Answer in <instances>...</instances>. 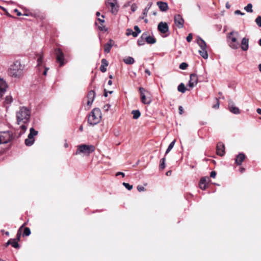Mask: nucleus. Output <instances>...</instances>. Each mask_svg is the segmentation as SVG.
Segmentation results:
<instances>
[{
    "label": "nucleus",
    "mask_w": 261,
    "mask_h": 261,
    "mask_svg": "<svg viewBox=\"0 0 261 261\" xmlns=\"http://www.w3.org/2000/svg\"><path fill=\"white\" fill-rule=\"evenodd\" d=\"M227 41L229 46L233 49H238L240 47L243 51H247L249 48V38L244 37L240 44L239 33L237 31H231L227 35Z\"/></svg>",
    "instance_id": "nucleus-1"
},
{
    "label": "nucleus",
    "mask_w": 261,
    "mask_h": 261,
    "mask_svg": "<svg viewBox=\"0 0 261 261\" xmlns=\"http://www.w3.org/2000/svg\"><path fill=\"white\" fill-rule=\"evenodd\" d=\"M17 122L20 125L21 131L20 134L24 133L27 128V123L30 118V112L25 107H21L16 113Z\"/></svg>",
    "instance_id": "nucleus-2"
},
{
    "label": "nucleus",
    "mask_w": 261,
    "mask_h": 261,
    "mask_svg": "<svg viewBox=\"0 0 261 261\" xmlns=\"http://www.w3.org/2000/svg\"><path fill=\"white\" fill-rule=\"evenodd\" d=\"M24 65L19 60L14 61L9 67L8 73L13 77L20 79L23 75Z\"/></svg>",
    "instance_id": "nucleus-3"
},
{
    "label": "nucleus",
    "mask_w": 261,
    "mask_h": 261,
    "mask_svg": "<svg viewBox=\"0 0 261 261\" xmlns=\"http://www.w3.org/2000/svg\"><path fill=\"white\" fill-rule=\"evenodd\" d=\"M101 118V111L98 108H94L90 113L88 122L91 125H94L98 123Z\"/></svg>",
    "instance_id": "nucleus-4"
},
{
    "label": "nucleus",
    "mask_w": 261,
    "mask_h": 261,
    "mask_svg": "<svg viewBox=\"0 0 261 261\" xmlns=\"http://www.w3.org/2000/svg\"><path fill=\"white\" fill-rule=\"evenodd\" d=\"M95 150V147L93 145H87L82 144L77 146V149L75 152L76 154L83 153L85 155H89L91 153Z\"/></svg>",
    "instance_id": "nucleus-5"
},
{
    "label": "nucleus",
    "mask_w": 261,
    "mask_h": 261,
    "mask_svg": "<svg viewBox=\"0 0 261 261\" xmlns=\"http://www.w3.org/2000/svg\"><path fill=\"white\" fill-rule=\"evenodd\" d=\"M139 90L140 92L141 102L145 105L150 104L151 102L150 93L142 87H140Z\"/></svg>",
    "instance_id": "nucleus-6"
},
{
    "label": "nucleus",
    "mask_w": 261,
    "mask_h": 261,
    "mask_svg": "<svg viewBox=\"0 0 261 261\" xmlns=\"http://www.w3.org/2000/svg\"><path fill=\"white\" fill-rule=\"evenodd\" d=\"M105 4L108 8H110L111 12L116 14L119 10V5L117 0H106Z\"/></svg>",
    "instance_id": "nucleus-7"
},
{
    "label": "nucleus",
    "mask_w": 261,
    "mask_h": 261,
    "mask_svg": "<svg viewBox=\"0 0 261 261\" xmlns=\"http://www.w3.org/2000/svg\"><path fill=\"white\" fill-rule=\"evenodd\" d=\"M13 138L12 134L9 131L0 132V144L10 141Z\"/></svg>",
    "instance_id": "nucleus-8"
},
{
    "label": "nucleus",
    "mask_w": 261,
    "mask_h": 261,
    "mask_svg": "<svg viewBox=\"0 0 261 261\" xmlns=\"http://www.w3.org/2000/svg\"><path fill=\"white\" fill-rule=\"evenodd\" d=\"M30 132L28 138L25 140V145L29 146L33 144L35 141L34 137L38 134V132L36 131L33 127L30 128Z\"/></svg>",
    "instance_id": "nucleus-9"
},
{
    "label": "nucleus",
    "mask_w": 261,
    "mask_h": 261,
    "mask_svg": "<svg viewBox=\"0 0 261 261\" xmlns=\"http://www.w3.org/2000/svg\"><path fill=\"white\" fill-rule=\"evenodd\" d=\"M55 54L57 56V60L60 63V66H62L64 64V55L62 50L58 48L55 50Z\"/></svg>",
    "instance_id": "nucleus-10"
},
{
    "label": "nucleus",
    "mask_w": 261,
    "mask_h": 261,
    "mask_svg": "<svg viewBox=\"0 0 261 261\" xmlns=\"http://www.w3.org/2000/svg\"><path fill=\"white\" fill-rule=\"evenodd\" d=\"M174 23L176 27L179 29H181L184 27V19L179 14H176L174 16Z\"/></svg>",
    "instance_id": "nucleus-11"
},
{
    "label": "nucleus",
    "mask_w": 261,
    "mask_h": 261,
    "mask_svg": "<svg viewBox=\"0 0 261 261\" xmlns=\"http://www.w3.org/2000/svg\"><path fill=\"white\" fill-rule=\"evenodd\" d=\"M198 77L195 73H192L190 75V79L189 82L188 86L190 88H193L198 83Z\"/></svg>",
    "instance_id": "nucleus-12"
},
{
    "label": "nucleus",
    "mask_w": 261,
    "mask_h": 261,
    "mask_svg": "<svg viewBox=\"0 0 261 261\" xmlns=\"http://www.w3.org/2000/svg\"><path fill=\"white\" fill-rule=\"evenodd\" d=\"M158 29L161 33L165 34L168 32L169 27L166 22H161L158 24Z\"/></svg>",
    "instance_id": "nucleus-13"
},
{
    "label": "nucleus",
    "mask_w": 261,
    "mask_h": 261,
    "mask_svg": "<svg viewBox=\"0 0 261 261\" xmlns=\"http://www.w3.org/2000/svg\"><path fill=\"white\" fill-rule=\"evenodd\" d=\"M228 109L231 113L234 114H239L240 111L239 109L236 107L231 100L228 101Z\"/></svg>",
    "instance_id": "nucleus-14"
},
{
    "label": "nucleus",
    "mask_w": 261,
    "mask_h": 261,
    "mask_svg": "<svg viewBox=\"0 0 261 261\" xmlns=\"http://www.w3.org/2000/svg\"><path fill=\"white\" fill-rule=\"evenodd\" d=\"M95 97V93L93 90L89 91L87 95V105L91 106Z\"/></svg>",
    "instance_id": "nucleus-15"
},
{
    "label": "nucleus",
    "mask_w": 261,
    "mask_h": 261,
    "mask_svg": "<svg viewBox=\"0 0 261 261\" xmlns=\"http://www.w3.org/2000/svg\"><path fill=\"white\" fill-rule=\"evenodd\" d=\"M225 147L223 143L219 142L217 146V154L223 156L225 153Z\"/></svg>",
    "instance_id": "nucleus-16"
},
{
    "label": "nucleus",
    "mask_w": 261,
    "mask_h": 261,
    "mask_svg": "<svg viewBox=\"0 0 261 261\" xmlns=\"http://www.w3.org/2000/svg\"><path fill=\"white\" fill-rule=\"evenodd\" d=\"M208 180L209 178L208 177H204L201 178L199 181V188L202 190H205L206 188Z\"/></svg>",
    "instance_id": "nucleus-17"
},
{
    "label": "nucleus",
    "mask_w": 261,
    "mask_h": 261,
    "mask_svg": "<svg viewBox=\"0 0 261 261\" xmlns=\"http://www.w3.org/2000/svg\"><path fill=\"white\" fill-rule=\"evenodd\" d=\"M7 88V84L6 81L0 77V94L4 93Z\"/></svg>",
    "instance_id": "nucleus-18"
},
{
    "label": "nucleus",
    "mask_w": 261,
    "mask_h": 261,
    "mask_svg": "<svg viewBox=\"0 0 261 261\" xmlns=\"http://www.w3.org/2000/svg\"><path fill=\"white\" fill-rule=\"evenodd\" d=\"M114 42L112 40L110 39L108 43H107L104 46V51L106 53H109L110 51L111 48L114 45Z\"/></svg>",
    "instance_id": "nucleus-19"
},
{
    "label": "nucleus",
    "mask_w": 261,
    "mask_h": 261,
    "mask_svg": "<svg viewBox=\"0 0 261 261\" xmlns=\"http://www.w3.org/2000/svg\"><path fill=\"white\" fill-rule=\"evenodd\" d=\"M157 5L159 7L161 11L165 12L168 9V4L163 2H157Z\"/></svg>",
    "instance_id": "nucleus-20"
},
{
    "label": "nucleus",
    "mask_w": 261,
    "mask_h": 261,
    "mask_svg": "<svg viewBox=\"0 0 261 261\" xmlns=\"http://www.w3.org/2000/svg\"><path fill=\"white\" fill-rule=\"evenodd\" d=\"M245 158V155L244 153H239L236 159V163L238 165H241L243 162V161L244 160Z\"/></svg>",
    "instance_id": "nucleus-21"
},
{
    "label": "nucleus",
    "mask_w": 261,
    "mask_h": 261,
    "mask_svg": "<svg viewBox=\"0 0 261 261\" xmlns=\"http://www.w3.org/2000/svg\"><path fill=\"white\" fill-rule=\"evenodd\" d=\"M37 56L38 57L37 60V67H38V70L39 71H40L42 68V62H43V56L42 54H38Z\"/></svg>",
    "instance_id": "nucleus-22"
},
{
    "label": "nucleus",
    "mask_w": 261,
    "mask_h": 261,
    "mask_svg": "<svg viewBox=\"0 0 261 261\" xmlns=\"http://www.w3.org/2000/svg\"><path fill=\"white\" fill-rule=\"evenodd\" d=\"M108 63L106 59H103L101 60V65L100 67V71L105 72L107 71L106 67L108 66Z\"/></svg>",
    "instance_id": "nucleus-23"
},
{
    "label": "nucleus",
    "mask_w": 261,
    "mask_h": 261,
    "mask_svg": "<svg viewBox=\"0 0 261 261\" xmlns=\"http://www.w3.org/2000/svg\"><path fill=\"white\" fill-rule=\"evenodd\" d=\"M197 43L200 47L201 49H206V44L205 42L201 38H197Z\"/></svg>",
    "instance_id": "nucleus-24"
},
{
    "label": "nucleus",
    "mask_w": 261,
    "mask_h": 261,
    "mask_svg": "<svg viewBox=\"0 0 261 261\" xmlns=\"http://www.w3.org/2000/svg\"><path fill=\"white\" fill-rule=\"evenodd\" d=\"M145 38L146 42L148 44H154L156 42V39L154 37L147 36L146 33H145Z\"/></svg>",
    "instance_id": "nucleus-25"
},
{
    "label": "nucleus",
    "mask_w": 261,
    "mask_h": 261,
    "mask_svg": "<svg viewBox=\"0 0 261 261\" xmlns=\"http://www.w3.org/2000/svg\"><path fill=\"white\" fill-rule=\"evenodd\" d=\"M145 33H144L142 34L140 38L138 40V44L139 46L143 45L145 44Z\"/></svg>",
    "instance_id": "nucleus-26"
},
{
    "label": "nucleus",
    "mask_w": 261,
    "mask_h": 261,
    "mask_svg": "<svg viewBox=\"0 0 261 261\" xmlns=\"http://www.w3.org/2000/svg\"><path fill=\"white\" fill-rule=\"evenodd\" d=\"M124 62L126 64L131 65L135 62V60L133 58L131 57H127L123 59Z\"/></svg>",
    "instance_id": "nucleus-27"
},
{
    "label": "nucleus",
    "mask_w": 261,
    "mask_h": 261,
    "mask_svg": "<svg viewBox=\"0 0 261 261\" xmlns=\"http://www.w3.org/2000/svg\"><path fill=\"white\" fill-rule=\"evenodd\" d=\"M199 53L204 59H206L208 58V54L206 51V49L199 50Z\"/></svg>",
    "instance_id": "nucleus-28"
},
{
    "label": "nucleus",
    "mask_w": 261,
    "mask_h": 261,
    "mask_svg": "<svg viewBox=\"0 0 261 261\" xmlns=\"http://www.w3.org/2000/svg\"><path fill=\"white\" fill-rule=\"evenodd\" d=\"M132 114L133 115V118L135 119H138L141 115V113L139 110H133L132 112Z\"/></svg>",
    "instance_id": "nucleus-29"
},
{
    "label": "nucleus",
    "mask_w": 261,
    "mask_h": 261,
    "mask_svg": "<svg viewBox=\"0 0 261 261\" xmlns=\"http://www.w3.org/2000/svg\"><path fill=\"white\" fill-rule=\"evenodd\" d=\"M175 142H176V140H174L173 141H172L171 142V143L169 144V145L168 147V148L167 149V150L166 151V153H165L166 154L168 153L170 151V150L173 148V147H174V146L175 145Z\"/></svg>",
    "instance_id": "nucleus-30"
},
{
    "label": "nucleus",
    "mask_w": 261,
    "mask_h": 261,
    "mask_svg": "<svg viewBox=\"0 0 261 261\" xmlns=\"http://www.w3.org/2000/svg\"><path fill=\"white\" fill-rule=\"evenodd\" d=\"M177 89L178 91L183 93L186 91V88L183 83H181L178 85Z\"/></svg>",
    "instance_id": "nucleus-31"
},
{
    "label": "nucleus",
    "mask_w": 261,
    "mask_h": 261,
    "mask_svg": "<svg viewBox=\"0 0 261 261\" xmlns=\"http://www.w3.org/2000/svg\"><path fill=\"white\" fill-rule=\"evenodd\" d=\"M97 20L101 23V25L98 27L100 31H107V29H105V26L102 24V23H103L105 22V20L103 19H101L100 18H98Z\"/></svg>",
    "instance_id": "nucleus-32"
},
{
    "label": "nucleus",
    "mask_w": 261,
    "mask_h": 261,
    "mask_svg": "<svg viewBox=\"0 0 261 261\" xmlns=\"http://www.w3.org/2000/svg\"><path fill=\"white\" fill-rule=\"evenodd\" d=\"M152 5V3H149L147 6L146 7V8L144 9V11H143V15L144 16H146L147 15V14L149 11V10L150 9V8H151V6Z\"/></svg>",
    "instance_id": "nucleus-33"
},
{
    "label": "nucleus",
    "mask_w": 261,
    "mask_h": 261,
    "mask_svg": "<svg viewBox=\"0 0 261 261\" xmlns=\"http://www.w3.org/2000/svg\"><path fill=\"white\" fill-rule=\"evenodd\" d=\"M8 244H11L12 245V246L15 248H17L19 247V244L18 243H17V242H16V241L15 240H13V241H11V240H9L8 243H7Z\"/></svg>",
    "instance_id": "nucleus-34"
},
{
    "label": "nucleus",
    "mask_w": 261,
    "mask_h": 261,
    "mask_svg": "<svg viewBox=\"0 0 261 261\" xmlns=\"http://www.w3.org/2000/svg\"><path fill=\"white\" fill-rule=\"evenodd\" d=\"M165 158H163L160 161V168L162 170L165 168Z\"/></svg>",
    "instance_id": "nucleus-35"
},
{
    "label": "nucleus",
    "mask_w": 261,
    "mask_h": 261,
    "mask_svg": "<svg viewBox=\"0 0 261 261\" xmlns=\"http://www.w3.org/2000/svg\"><path fill=\"white\" fill-rule=\"evenodd\" d=\"M252 5L251 4H248L245 8L244 9L247 12L252 13L253 12L252 10Z\"/></svg>",
    "instance_id": "nucleus-36"
},
{
    "label": "nucleus",
    "mask_w": 261,
    "mask_h": 261,
    "mask_svg": "<svg viewBox=\"0 0 261 261\" xmlns=\"http://www.w3.org/2000/svg\"><path fill=\"white\" fill-rule=\"evenodd\" d=\"M31 234V230L29 227H25L23 233V236H29Z\"/></svg>",
    "instance_id": "nucleus-37"
},
{
    "label": "nucleus",
    "mask_w": 261,
    "mask_h": 261,
    "mask_svg": "<svg viewBox=\"0 0 261 261\" xmlns=\"http://www.w3.org/2000/svg\"><path fill=\"white\" fill-rule=\"evenodd\" d=\"M13 99L11 96H7L5 98V103L7 104L11 103L12 102Z\"/></svg>",
    "instance_id": "nucleus-38"
},
{
    "label": "nucleus",
    "mask_w": 261,
    "mask_h": 261,
    "mask_svg": "<svg viewBox=\"0 0 261 261\" xmlns=\"http://www.w3.org/2000/svg\"><path fill=\"white\" fill-rule=\"evenodd\" d=\"M188 66V64H187L186 63L183 62L180 64L179 68H180V69H181L182 70H185L187 69Z\"/></svg>",
    "instance_id": "nucleus-39"
},
{
    "label": "nucleus",
    "mask_w": 261,
    "mask_h": 261,
    "mask_svg": "<svg viewBox=\"0 0 261 261\" xmlns=\"http://www.w3.org/2000/svg\"><path fill=\"white\" fill-rule=\"evenodd\" d=\"M255 22L258 27H261V16H258L255 19Z\"/></svg>",
    "instance_id": "nucleus-40"
},
{
    "label": "nucleus",
    "mask_w": 261,
    "mask_h": 261,
    "mask_svg": "<svg viewBox=\"0 0 261 261\" xmlns=\"http://www.w3.org/2000/svg\"><path fill=\"white\" fill-rule=\"evenodd\" d=\"M25 225V223L23 224L19 229L18 231V232H17V239L18 240H19L20 239V237L21 236V232H20V231L21 230V229L22 228V227Z\"/></svg>",
    "instance_id": "nucleus-41"
},
{
    "label": "nucleus",
    "mask_w": 261,
    "mask_h": 261,
    "mask_svg": "<svg viewBox=\"0 0 261 261\" xmlns=\"http://www.w3.org/2000/svg\"><path fill=\"white\" fill-rule=\"evenodd\" d=\"M123 185L128 190H130L132 188H133V186L132 185H130L128 183H126V182H123Z\"/></svg>",
    "instance_id": "nucleus-42"
},
{
    "label": "nucleus",
    "mask_w": 261,
    "mask_h": 261,
    "mask_svg": "<svg viewBox=\"0 0 261 261\" xmlns=\"http://www.w3.org/2000/svg\"><path fill=\"white\" fill-rule=\"evenodd\" d=\"M216 103L213 106V108L215 109H218L219 108L220 103L218 99L216 98Z\"/></svg>",
    "instance_id": "nucleus-43"
},
{
    "label": "nucleus",
    "mask_w": 261,
    "mask_h": 261,
    "mask_svg": "<svg viewBox=\"0 0 261 261\" xmlns=\"http://www.w3.org/2000/svg\"><path fill=\"white\" fill-rule=\"evenodd\" d=\"M186 39L188 42H191L192 39V35L191 34H189L187 37Z\"/></svg>",
    "instance_id": "nucleus-44"
},
{
    "label": "nucleus",
    "mask_w": 261,
    "mask_h": 261,
    "mask_svg": "<svg viewBox=\"0 0 261 261\" xmlns=\"http://www.w3.org/2000/svg\"><path fill=\"white\" fill-rule=\"evenodd\" d=\"M134 30L135 32H137L138 34H140L141 33V30L137 25H135L134 27Z\"/></svg>",
    "instance_id": "nucleus-45"
},
{
    "label": "nucleus",
    "mask_w": 261,
    "mask_h": 261,
    "mask_svg": "<svg viewBox=\"0 0 261 261\" xmlns=\"http://www.w3.org/2000/svg\"><path fill=\"white\" fill-rule=\"evenodd\" d=\"M137 189L139 192H141L144 191L145 188L142 186H138L137 187Z\"/></svg>",
    "instance_id": "nucleus-46"
},
{
    "label": "nucleus",
    "mask_w": 261,
    "mask_h": 261,
    "mask_svg": "<svg viewBox=\"0 0 261 261\" xmlns=\"http://www.w3.org/2000/svg\"><path fill=\"white\" fill-rule=\"evenodd\" d=\"M132 32H133V30L132 29H127L126 31V35L129 36V35H132Z\"/></svg>",
    "instance_id": "nucleus-47"
},
{
    "label": "nucleus",
    "mask_w": 261,
    "mask_h": 261,
    "mask_svg": "<svg viewBox=\"0 0 261 261\" xmlns=\"http://www.w3.org/2000/svg\"><path fill=\"white\" fill-rule=\"evenodd\" d=\"M211 177L212 178H215L216 176V172L215 171H212L211 172Z\"/></svg>",
    "instance_id": "nucleus-48"
},
{
    "label": "nucleus",
    "mask_w": 261,
    "mask_h": 261,
    "mask_svg": "<svg viewBox=\"0 0 261 261\" xmlns=\"http://www.w3.org/2000/svg\"><path fill=\"white\" fill-rule=\"evenodd\" d=\"M137 9V6L136 5H133L131 6V10L133 12H135Z\"/></svg>",
    "instance_id": "nucleus-49"
},
{
    "label": "nucleus",
    "mask_w": 261,
    "mask_h": 261,
    "mask_svg": "<svg viewBox=\"0 0 261 261\" xmlns=\"http://www.w3.org/2000/svg\"><path fill=\"white\" fill-rule=\"evenodd\" d=\"M48 69H49V68H47V67H45V68H44V71H43V74L44 75H46V74H47V71L48 70Z\"/></svg>",
    "instance_id": "nucleus-50"
},
{
    "label": "nucleus",
    "mask_w": 261,
    "mask_h": 261,
    "mask_svg": "<svg viewBox=\"0 0 261 261\" xmlns=\"http://www.w3.org/2000/svg\"><path fill=\"white\" fill-rule=\"evenodd\" d=\"M179 113L180 115H181L182 114V112H183V108L181 106H179Z\"/></svg>",
    "instance_id": "nucleus-51"
},
{
    "label": "nucleus",
    "mask_w": 261,
    "mask_h": 261,
    "mask_svg": "<svg viewBox=\"0 0 261 261\" xmlns=\"http://www.w3.org/2000/svg\"><path fill=\"white\" fill-rule=\"evenodd\" d=\"M118 175H122L123 177H124L125 176V174L123 172H118L116 173V176H118Z\"/></svg>",
    "instance_id": "nucleus-52"
},
{
    "label": "nucleus",
    "mask_w": 261,
    "mask_h": 261,
    "mask_svg": "<svg viewBox=\"0 0 261 261\" xmlns=\"http://www.w3.org/2000/svg\"><path fill=\"white\" fill-rule=\"evenodd\" d=\"M132 32V35L134 37H136L138 35V33L136 32Z\"/></svg>",
    "instance_id": "nucleus-53"
},
{
    "label": "nucleus",
    "mask_w": 261,
    "mask_h": 261,
    "mask_svg": "<svg viewBox=\"0 0 261 261\" xmlns=\"http://www.w3.org/2000/svg\"><path fill=\"white\" fill-rule=\"evenodd\" d=\"M235 14H241V15H242L244 14V13H242L240 10H236L235 11Z\"/></svg>",
    "instance_id": "nucleus-54"
},
{
    "label": "nucleus",
    "mask_w": 261,
    "mask_h": 261,
    "mask_svg": "<svg viewBox=\"0 0 261 261\" xmlns=\"http://www.w3.org/2000/svg\"><path fill=\"white\" fill-rule=\"evenodd\" d=\"M256 112H257V113L258 114L261 115V109H260V108H258V109H257V110H256Z\"/></svg>",
    "instance_id": "nucleus-55"
},
{
    "label": "nucleus",
    "mask_w": 261,
    "mask_h": 261,
    "mask_svg": "<svg viewBox=\"0 0 261 261\" xmlns=\"http://www.w3.org/2000/svg\"><path fill=\"white\" fill-rule=\"evenodd\" d=\"M145 72L146 73H147L149 75H150V74H151L150 71L148 69H145Z\"/></svg>",
    "instance_id": "nucleus-56"
},
{
    "label": "nucleus",
    "mask_w": 261,
    "mask_h": 261,
    "mask_svg": "<svg viewBox=\"0 0 261 261\" xmlns=\"http://www.w3.org/2000/svg\"><path fill=\"white\" fill-rule=\"evenodd\" d=\"M230 7V5L229 4V3L227 2L226 4V8L227 9H229Z\"/></svg>",
    "instance_id": "nucleus-57"
},
{
    "label": "nucleus",
    "mask_w": 261,
    "mask_h": 261,
    "mask_svg": "<svg viewBox=\"0 0 261 261\" xmlns=\"http://www.w3.org/2000/svg\"><path fill=\"white\" fill-rule=\"evenodd\" d=\"M104 108H105V109H106V111H108V109H109V108H110V106H109V105H107L105 106Z\"/></svg>",
    "instance_id": "nucleus-58"
},
{
    "label": "nucleus",
    "mask_w": 261,
    "mask_h": 261,
    "mask_svg": "<svg viewBox=\"0 0 261 261\" xmlns=\"http://www.w3.org/2000/svg\"><path fill=\"white\" fill-rule=\"evenodd\" d=\"M15 11L17 13V15L18 16H20L21 15V13L18 12V11L17 10V9H15Z\"/></svg>",
    "instance_id": "nucleus-59"
},
{
    "label": "nucleus",
    "mask_w": 261,
    "mask_h": 261,
    "mask_svg": "<svg viewBox=\"0 0 261 261\" xmlns=\"http://www.w3.org/2000/svg\"><path fill=\"white\" fill-rule=\"evenodd\" d=\"M166 175L167 176L171 175V171H168V172H167Z\"/></svg>",
    "instance_id": "nucleus-60"
},
{
    "label": "nucleus",
    "mask_w": 261,
    "mask_h": 261,
    "mask_svg": "<svg viewBox=\"0 0 261 261\" xmlns=\"http://www.w3.org/2000/svg\"><path fill=\"white\" fill-rule=\"evenodd\" d=\"M108 85H110V86L112 85V81H111V80H109V81H108Z\"/></svg>",
    "instance_id": "nucleus-61"
},
{
    "label": "nucleus",
    "mask_w": 261,
    "mask_h": 261,
    "mask_svg": "<svg viewBox=\"0 0 261 261\" xmlns=\"http://www.w3.org/2000/svg\"><path fill=\"white\" fill-rule=\"evenodd\" d=\"M108 92L106 91V90H105V94H104V95H105V97H107L108 96Z\"/></svg>",
    "instance_id": "nucleus-62"
},
{
    "label": "nucleus",
    "mask_w": 261,
    "mask_h": 261,
    "mask_svg": "<svg viewBox=\"0 0 261 261\" xmlns=\"http://www.w3.org/2000/svg\"><path fill=\"white\" fill-rule=\"evenodd\" d=\"M244 170H245V169H244V168H240V171H241V172H242H242H243Z\"/></svg>",
    "instance_id": "nucleus-63"
},
{
    "label": "nucleus",
    "mask_w": 261,
    "mask_h": 261,
    "mask_svg": "<svg viewBox=\"0 0 261 261\" xmlns=\"http://www.w3.org/2000/svg\"><path fill=\"white\" fill-rule=\"evenodd\" d=\"M258 69H259V70L261 72V64H259Z\"/></svg>",
    "instance_id": "nucleus-64"
}]
</instances>
